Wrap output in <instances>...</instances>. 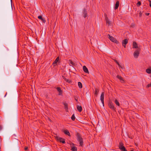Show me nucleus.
<instances>
[{
    "label": "nucleus",
    "mask_w": 151,
    "mask_h": 151,
    "mask_svg": "<svg viewBox=\"0 0 151 151\" xmlns=\"http://www.w3.org/2000/svg\"><path fill=\"white\" fill-rule=\"evenodd\" d=\"M6 49H7V50H8V48H6Z\"/></svg>",
    "instance_id": "obj_43"
},
{
    "label": "nucleus",
    "mask_w": 151,
    "mask_h": 151,
    "mask_svg": "<svg viewBox=\"0 0 151 151\" xmlns=\"http://www.w3.org/2000/svg\"><path fill=\"white\" fill-rule=\"evenodd\" d=\"M63 78L68 83H70L71 82L68 79H66L65 76H63Z\"/></svg>",
    "instance_id": "obj_20"
},
{
    "label": "nucleus",
    "mask_w": 151,
    "mask_h": 151,
    "mask_svg": "<svg viewBox=\"0 0 151 151\" xmlns=\"http://www.w3.org/2000/svg\"><path fill=\"white\" fill-rule=\"evenodd\" d=\"M142 13L141 12H140L139 13V16H140V17L142 15Z\"/></svg>",
    "instance_id": "obj_36"
},
{
    "label": "nucleus",
    "mask_w": 151,
    "mask_h": 151,
    "mask_svg": "<svg viewBox=\"0 0 151 151\" xmlns=\"http://www.w3.org/2000/svg\"><path fill=\"white\" fill-rule=\"evenodd\" d=\"M115 103L118 106H119L120 104L117 100L116 99L115 100Z\"/></svg>",
    "instance_id": "obj_26"
},
{
    "label": "nucleus",
    "mask_w": 151,
    "mask_h": 151,
    "mask_svg": "<svg viewBox=\"0 0 151 151\" xmlns=\"http://www.w3.org/2000/svg\"><path fill=\"white\" fill-rule=\"evenodd\" d=\"M114 60L118 65L119 67H121L120 65L119 64V63L115 59H114Z\"/></svg>",
    "instance_id": "obj_27"
},
{
    "label": "nucleus",
    "mask_w": 151,
    "mask_h": 151,
    "mask_svg": "<svg viewBox=\"0 0 151 151\" xmlns=\"http://www.w3.org/2000/svg\"><path fill=\"white\" fill-rule=\"evenodd\" d=\"M104 16H105V17H106V16H107L106 14H104Z\"/></svg>",
    "instance_id": "obj_41"
},
{
    "label": "nucleus",
    "mask_w": 151,
    "mask_h": 151,
    "mask_svg": "<svg viewBox=\"0 0 151 151\" xmlns=\"http://www.w3.org/2000/svg\"><path fill=\"white\" fill-rule=\"evenodd\" d=\"M77 108L79 111L81 112L82 111V107L81 106H78L77 107Z\"/></svg>",
    "instance_id": "obj_21"
},
{
    "label": "nucleus",
    "mask_w": 151,
    "mask_h": 151,
    "mask_svg": "<svg viewBox=\"0 0 151 151\" xmlns=\"http://www.w3.org/2000/svg\"><path fill=\"white\" fill-rule=\"evenodd\" d=\"M63 104L64 105V107L65 109L66 110H68V104L65 102H63Z\"/></svg>",
    "instance_id": "obj_19"
},
{
    "label": "nucleus",
    "mask_w": 151,
    "mask_h": 151,
    "mask_svg": "<svg viewBox=\"0 0 151 151\" xmlns=\"http://www.w3.org/2000/svg\"><path fill=\"white\" fill-rule=\"evenodd\" d=\"M106 23L107 24H108L109 25L111 24L109 20H107V21H106Z\"/></svg>",
    "instance_id": "obj_30"
},
{
    "label": "nucleus",
    "mask_w": 151,
    "mask_h": 151,
    "mask_svg": "<svg viewBox=\"0 0 151 151\" xmlns=\"http://www.w3.org/2000/svg\"><path fill=\"white\" fill-rule=\"evenodd\" d=\"M128 42V40L127 39H125L122 41V45H126Z\"/></svg>",
    "instance_id": "obj_18"
},
{
    "label": "nucleus",
    "mask_w": 151,
    "mask_h": 151,
    "mask_svg": "<svg viewBox=\"0 0 151 151\" xmlns=\"http://www.w3.org/2000/svg\"><path fill=\"white\" fill-rule=\"evenodd\" d=\"M69 63L70 66H75V63L70 60H69Z\"/></svg>",
    "instance_id": "obj_16"
},
{
    "label": "nucleus",
    "mask_w": 151,
    "mask_h": 151,
    "mask_svg": "<svg viewBox=\"0 0 151 151\" xmlns=\"http://www.w3.org/2000/svg\"><path fill=\"white\" fill-rule=\"evenodd\" d=\"M58 91L59 92L58 95H61L62 94V91L61 89V88L60 87H57L56 88Z\"/></svg>",
    "instance_id": "obj_10"
},
{
    "label": "nucleus",
    "mask_w": 151,
    "mask_h": 151,
    "mask_svg": "<svg viewBox=\"0 0 151 151\" xmlns=\"http://www.w3.org/2000/svg\"><path fill=\"white\" fill-rule=\"evenodd\" d=\"M146 72L149 74H150L151 73V68H148L146 70Z\"/></svg>",
    "instance_id": "obj_24"
},
{
    "label": "nucleus",
    "mask_w": 151,
    "mask_h": 151,
    "mask_svg": "<svg viewBox=\"0 0 151 151\" xmlns=\"http://www.w3.org/2000/svg\"><path fill=\"white\" fill-rule=\"evenodd\" d=\"M109 39L112 42L118 44L119 43V42L113 37L110 36L109 34L108 35Z\"/></svg>",
    "instance_id": "obj_2"
},
{
    "label": "nucleus",
    "mask_w": 151,
    "mask_h": 151,
    "mask_svg": "<svg viewBox=\"0 0 151 151\" xmlns=\"http://www.w3.org/2000/svg\"><path fill=\"white\" fill-rule=\"evenodd\" d=\"M130 151H134L133 150H131Z\"/></svg>",
    "instance_id": "obj_44"
},
{
    "label": "nucleus",
    "mask_w": 151,
    "mask_h": 151,
    "mask_svg": "<svg viewBox=\"0 0 151 151\" xmlns=\"http://www.w3.org/2000/svg\"><path fill=\"white\" fill-rule=\"evenodd\" d=\"M119 148L122 151H123V149H126V148L124 146V144L122 142H120L119 143Z\"/></svg>",
    "instance_id": "obj_5"
},
{
    "label": "nucleus",
    "mask_w": 151,
    "mask_h": 151,
    "mask_svg": "<svg viewBox=\"0 0 151 151\" xmlns=\"http://www.w3.org/2000/svg\"><path fill=\"white\" fill-rule=\"evenodd\" d=\"M119 68H121V69H124V68L123 67H122L121 66V67H119Z\"/></svg>",
    "instance_id": "obj_39"
},
{
    "label": "nucleus",
    "mask_w": 151,
    "mask_h": 151,
    "mask_svg": "<svg viewBox=\"0 0 151 151\" xmlns=\"http://www.w3.org/2000/svg\"><path fill=\"white\" fill-rule=\"evenodd\" d=\"M104 92H102L101 94L100 97V100L101 102V103L103 105V106H104Z\"/></svg>",
    "instance_id": "obj_6"
},
{
    "label": "nucleus",
    "mask_w": 151,
    "mask_h": 151,
    "mask_svg": "<svg viewBox=\"0 0 151 151\" xmlns=\"http://www.w3.org/2000/svg\"><path fill=\"white\" fill-rule=\"evenodd\" d=\"M139 50L137 49L134 52V58H138L139 53Z\"/></svg>",
    "instance_id": "obj_7"
},
{
    "label": "nucleus",
    "mask_w": 151,
    "mask_h": 151,
    "mask_svg": "<svg viewBox=\"0 0 151 151\" xmlns=\"http://www.w3.org/2000/svg\"><path fill=\"white\" fill-rule=\"evenodd\" d=\"M38 18L39 19H40L44 23H45L46 21L44 18H42V16H39L38 17Z\"/></svg>",
    "instance_id": "obj_13"
},
{
    "label": "nucleus",
    "mask_w": 151,
    "mask_h": 151,
    "mask_svg": "<svg viewBox=\"0 0 151 151\" xmlns=\"http://www.w3.org/2000/svg\"><path fill=\"white\" fill-rule=\"evenodd\" d=\"M2 129V127L0 125V131Z\"/></svg>",
    "instance_id": "obj_37"
},
{
    "label": "nucleus",
    "mask_w": 151,
    "mask_h": 151,
    "mask_svg": "<svg viewBox=\"0 0 151 151\" xmlns=\"http://www.w3.org/2000/svg\"><path fill=\"white\" fill-rule=\"evenodd\" d=\"M28 149V147H25L24 148V150H27Z\"/></svg>",
    "instance_id": "obj_35"
},
{
    "label": "nucleus",
    "mask_w": 151,
    "mask_h": 151,
    "mask_svg": "<svg viewBox=\"0 0 151 151\" xmlns=\"http://www.w3.org/2000/svg\"><path fill=\"white\" fill-rule=\"evenodd\" d=\"M131 139H132V137H131Z\"/></svg>",
    "instance_id": "obj_45"
},
{
    "label": "nucleus",
    "mask_w": 151,
    "mask_h": 151,
    "mask_svg": "<svg viewBox=\"0 0 151 151\" xmlns=\"http://www.w3.org/2000/svg\"><path fill=\"white\" fill-rule=\"evenodd\" d=\"M70 145H74V144H73V143H72V142H71L70 144Z\"/></svg>",
    "instance_id": "obj_38"
},
{
    "label": "nucleus",
    "mask_w": 151,
    "mask_h": 151,
    "mask_svg": "<svg viewBox=\"0 0 151 151\" xmlns=\"http://www.w3.org/2000/svg\"><path fill=\"white\" fill-rule=\"evenodd\" d=\"M116 77L121 81L122 83H124V82L123 78L121 76L118 75Z\"/></svg>",
    "instance_id": "obj_15"
},
{
    "label": "nucleus",
    "mask_w": 151,
    "mask_h": 151,
    "mask_svg": "<svg viewBox=\"0 0 151 151\" xmlns=\"http://www.w3.org/2000/svg\"><path fill=\"white\" fill-rule=\"evenodd\" d=\"M71 119L73 121H74L75 119V116L74 114H73L71 117Z\"/></svg>",
    "instance_id": "obj_28"
},
{
    "label": "nucleus",
    "mask_w": 151,
    "mask_h": 151,
    "mask_svg": "<svg viewBox=\"0 0 151 151\" xmlns=\"http://www.w3.org/2000/svg\"><path fill=\"white\" fill-rule=\"evenodd\" d=\"M77 137V141L79 142L80 145L82 147L83 145V139L81 137V134L78 132H77L76 134Z\"/></svg>",
    "instance_id": "obj_1"
},
{
    "label": "nucleus",
    "mask_w": 151,
    "mask_h": 151,
    "mask_svg": "<svg viewBox=\"0 0 151 151\" xmlns=\"http://www.w3.org/2000/svg\"><path fill=\"white\" fill-rule=\"evenodd\" d=\"M83 71L86 73H88L89 71H88V68L85 66H83Z\"/></svg>",
    "instance_id": "obj_14"
},
{
    "label": "nucleus",
    "mask_w": 151,
    "mask_h": 151,
    "mask_svg": "<svg viewBox=\"0 0 151 151\" xmlns=\"http://www.w3.org/2000/svg\"><path fill=\"white\" fill-rule=\"evenodd\" d=\"M119 5V1H116V4L115 5V7L114 8V9H117L118 8Z\"/></svg>",
    "instance_id": "obj_17"
},
{
    "label": "nucleus",
    "mask_w": 151,
    "mask_h": 151,
    "mask_svg": "<svg viewBox=\"0 0 151 151\" xmlns=\"http://www.w3.org/2000/svg\"><path fill=\"white\" fill-rule=\"evenodd\" d=\"M141 5V2L140 1H139L137 3V6L138 7H139Z\"/></svg>",
    "instance_id": "obj_29"
},
{
    "label": "nucleus",
    "mask_w": 151,
    "mask_h": 151,
    "mask_svg": "<svg viewBox=\"0 0 151 151\" xmlns=\"http://www.w3.org/2000/svg\"><path fill=\"white\" fill-rule=\"evenodd\" d=\"M11 0V1L12 2V0Z\"/></svg>",
    "instance_id": "obj_46"
},
{
    "label": "nucleus",
    "mask_w": 151,
    "mask_h": 151,
    "mask_svg": "<svg viewBox=\"0 0 151 151\" xmlns=\"http://www.w3.org/2000/svg\"><path fill=\"white\" fill-rule=\"evenodd\" d=\"M78 85L79 87L80 88H82V83L81 82H78Z\"/></svg>",
    "instance_id": "obj_25"
},
{
    "label": "nucleus",
    "mask_w": 151,
    "mask_h": 151,
    "mask_svg": "<svg viewBox=\"0 0 151 151\" xmlns=\"http://www.w3.org/2000/svg\"><path fill=\"white\" fill-rule=\"evenodd\" d=\"M63 131L64 134H65L67 135L70 137V133L68 130L67 129H65Z\"/></svg>",
    "instance_id": "obj_11"
},
{
    "label": "nucleus",
    "mask_w": 151,
    "mask_h": 151,
    "mask_svg": "<svg viewBox=\"0 0 151 151\" xmlns=\"http://www.w3.org/2000/svg\"><path fill=\"white\" fill-rule=\"evenodd\" d=\"M109 107L112 110L115 111L116 108L114 107L113 104L111 101H109L108 103Z\"/></svg>",
    "instance_id": "obj_3"
},
{
    "label": "nucleus",
    "mask_w": 151,
    "mask_h": 151,
    "mask_svg": "<svg viewBox=\"0 0 151 151\" xmlns=\"http://www.w3.org/2000/svg\"><path fill=\"white\" fill-rule=\"evenodd\" d=\"M83 17L84 18H86L88 16V11L85 8H84L83 10Z\"/></svg>",
    "instance_id": "obj_8"
},
{
    "label": "nucleus",
    "mask_w": 151,
    "mask_h": 151,
    "mask_svg": "<svg viewBox=\"0 0 151 151\" xmlns=\"http://www.w3.org/2000/svg\"><path fill=\"white\" fill-rule=\"evenodd\" d=\"M147 86L148 88L150 87H151V83H150L148 84Z\"/></svg>",
    "instance_id": "obj_31"
},
{
    "label": "nucleus",
    "mask_w": 151,
    "mask_h": 151,
    "mask_svg": "<svg viewBox=\"0 0 151 151\" xmlns=\"http://www.w3.org/2000/svg\"><path fill=\"white\" fill-rule=\"evenodd\" d=\"M99 91V90L97 88H95V94L97 95Z\"/></svg>",
    "instance_id": "obj_23"
},
{
    "label": "nucleus",
    "mask_w": 151,
    "mask_h": 151,
    "mask_svg": "<svg viewBox=\"0 0 151 151\" xmlns=\"http://www.w3.org/2000/svg\"><path fill=\"white\" fill-rule=\"evenodd\" d=\"M150 2V6L151 7V1L150 0H149Z\"/></svg>",
    "instance_id": "obj_34"
},
{
    "label": "nucleus",
    "mask_w": 151,
    "mask_h": 151,
    "mask_svg": "<svg viewBox=\"0 0 151 151\" xmlns=\"http://www.w3.org/2000/svg\"><path fill=\"white\" fill-rule=\"evenodd\" d=\"M71 150L73 151H77V148L75 146H73L71 147Z\"/></svg>",
    "instance_id": "obj_22"
},
{
    "label": "nucleus",
    "mask_w": 151,
    "mask_h": 151,
    "mask_svg": "<svg viewBox=\"0 0 151 151\" xmlns=\"http://www.w3.org/2000/svg\"><path fill=\"white\" fill-rule=\"evenodd\" d=\"M78 98L77 97H75V99L76 102H77L78 101Z\"/></svg>",
    "instance_id": "obj_32"
},
{
    "label": "nucleus",
    "mask_w": 151,
    "mask_h": 151,
    "mask_svg": "<svg viewBox=\"0 0 151 151\" xmlns=\"http://www.w3.org/2000/svg\"><path fill=\"white\" fill-rule=\"evenodd\" d=\"M132 46L133 48H138L136 42L134 41L133 42Z\"/></svg>",
    "instance_id": "obj_12"
},
{
    "label": "nucleus",
    "mask_w": 151,
    "mask_h": 151,
    "mask_svg": "<svg viewBox=\"0 0 151 151\" xmlns=\"http://www.w3.org/2000/svg\"><path fill=\"white\" fill-rule=\"evenodd\" d=\"M149 14V13L147 14L146 15H148Z\"/></svg>",
    "instance_id": "obj_42"
},
{
    "label": "nucleus",
    "mask_w": 151,
    "mask_h": 151,
    "mask_svg": "<svg viewBox=\"0 0 151 151\" xmlns=\"http://www.w3.org/2000/svg\"><path fill=\"white\" fill-rule=\"evenodd\" d=\"M126 45H125V44H124V45H122L123 46H124V47L125 48L126 47Z\"/></svg>",
    "instance_id": "obj_40"
},
{
    "label": "nucleus",
    "mask_w": 151,
    "mask_h": 151,
    "mask_svg": "<svg viewBox=\"0 0 151 151\" xmlns=\"http://www.w3.org/2000/svg\"><path fill=\"white\" fill-rule=\"evenodd\" d=\"M105 19L106 21H107V20H109V19L107 16H106V17H105Z\"/></svg>",
    "instance_id": "obj_33"
},
{
    "label": "nucleus",
    "mask_w": 151,
    "mask_h": 151,
    "mask_svg": "<svg viewBox=\"0 0 151 151\" xmlns=\"http://www.w3.org/2000/svg\"><path fill=\"white\" fill-rule=\"evenodd\" d=\"M56 139L57 141H60V142H62L63 144L65 143V139L62 138L57 136L56 137Z\"/></svg>",
    "instance_id": "obj_4"
},
{
    "label": "nucleus",
    "mask_w": 151,
    "mask_h": 151,
    "mask_svg": "<svg viewBox=\"0 0 151 151\" xmlns=\"http://www.w3.org/2000/svg\"><path fill=\"white\" fill-rule=\"evenodd\" d=\"M59 57H58L55 60V61L53 63L52 65L54 66H55L57 65V63L59 62Z\"/></svg>",
    "instance_id": "obj_9"
}]
</instances>
